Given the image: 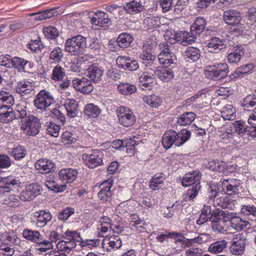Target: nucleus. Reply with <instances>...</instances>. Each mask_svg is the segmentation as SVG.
<instances>
[{
    "instance_id": "nucleus-1",
    "label": "nucleus",
    "mask_w": 256,
    "mask_h": 256,
    "mask_svg": "<svg viewBox=\"0 0 256 256\" xmlns=\"http://www.w3.org/2000/svg\"><path fill=\"white\" fill-rule=\"evenodd\" d=\"M201 174L199 171H194L186 174L182 180V185L184 186H188L196 183L185 194H183V200L185 202L193 200L198 196L201 188L200 178Z\"/></svg>"
},
{
    "instance_id": "nucleus-2",
    "label": "nucleus",
    "mask_w": 256,
    "mask_h": 256,
    "mask_svg": "<svg viewBox=\"0 0 256 256\" xmlns=\"http://www.w3.org/2000/svg\"><path fill=\"white\" fill-rule=\"evenodd\" d=\"M191 136L190 130L182 129L180 133L174 130L166 132L162 138V144L164 148H170L173 144L180 146L184 144Z\"/></svg>"
},
{
    "instance_id": "nucleus-3",
    "label": "nucleus",
    "mask_w": 256,
    "mask_h": 256,
    "mask_svg": "<svg viewBox=\"0 0 256 256\" xmlns=\"http://www.w3.org/2000/svg\"><path fill=\"white\" fill-rule=\"evenodd\" d=\"M86 48V38L81 35L68 38L64 44L65 50L74 56L82 54Z\"/></svg>"
},
{
    "instance_id": "nucleus-4",
    "label": "nucleus",
    "mask_w": 256,
    "mask_h": 256,
    "mask_svg": "<svg viewBox=\"0 0 256 256\" xmlns=\"http://www.w3.org/2000/svg\"><path fill=\"white\" fill-rule=\"evenodd\" d=\"M54 103L52 94L45 90H40L34 100V104L38 110L46 111L48 107Z\"/></svg>"
},
{
    "instance_id": "nucleus-5",
    "label": "nucleus",
    "mask_w": 256,
    "mask_h": 256,
    "mask_svg": "<svg viewBox=\"0 0 256 256\" xmlns=\"http://www.w3.org/2000/svg\"><path fill=\"white\" fill-rule=\"evenodd\" d=\"M41 124L39 120L32 115H28L24 120L21 128L28 136H36L40 132Z\"/></svg>"
},
{
    "instance_id": "nucleus-6",
    "label": "nucleus",
    "mask_w": 256,
    "mask_h": 256,
    "mask_svg": "<svg viewBox=\"0 0 256 256\" xmlns=\"http://www.w3.org/2000/svg\"><path fill=\"white\" fill-rule=\"evenodd\" d=\"M118 122L125 127H130L136 122V118L131 110L126 106H120L116 110Z\"/></svg>"
},
{
    "instance_id": "nucleus-7",
    "label": "nucleus",
    "mask_w": 256,
    "mask_h": 256,
    "mask_svg": "<svg viewBox=\"0 0 256 256\" xmlns=\"http://www.w3.org/2000/svg\"><path fill=\"white\" fill-rule=\"evenodd\" d=\"M210 70L206 72V76L214 80H220L227 76L229 69L226 63H218L209 66Z\"/></svg>"
},
{
    "instance_id": "nucleus-8",
    "label": "nucleus",
    "mask_w": 256,
    "mask_h": 256,
    "mask_svg": "<svg viewBox=\"0 0 256 256\" xmlns=\"http://www.w3.org/2000/svg\"><path fill=\"white\" fill-rule=\"evenodd\" d=\"M82 158L90 168H94L103 164L102 154L98 150H91L82 154Z\"/></svg>"
},
{
    "instance_id": "nucleus-9",
    "label": "nucleus",
    "mask_w": 256,
    "mask_h": 256,
    "mask_svg": "<svg viewBox=\"0 0 256 256\" xmlns=\"http://www.w3.org/2000/svg\"><path fill=\"white\" fill-rule=\"evenodd\" d=\"M42 187L36 183L27 186L20 193V199L24 202L30 201L42 192Z\"/></svg>"
},
{
    "instance_id": "nucleus-10",
    "label": "nucleus",
    "mask_w": 256,
    "mask_h": 256,
    "mask_svg": "<svg viewBox=\"0 0 256 256\" xmlns=\"http://www.w3.org/2000/svg\"><path fill=\"white\" fill-rule=\"evenodd\" d=\"M246 240L242 234H236L232 238L230 247V252L236 256H242L244 252Z\"/></svg>"
},
{
    "instance_id": "nucleus-11",
    "label": "nucleus",
    "mask_w": 256,
    "mask_h": 256,
    "mask_svg": "<svg viewBox=\"0 0 256 256\" xmlns=\"http://www.w3.org/2000/svg\"><path fill=\"white\" fill-rule=\"evenodd\" d=\"M223 192L229 196L238 194L240 193V180L230 178L225 179L222 182Z\"/></svg>"
},
{
    "instance_id": "nucleus-12",
    "label": "nucleus",
    "mask_w": 256,
    "mask_h": 256,
    "mask_svg": "<svg viewBox=\"0 0 256 256\" xmlns=\"http://www.w3.org/2000/svg\"><path fill=\"white\" fill-rule=\"evenodd\" d=\"M72 86L76 90L84 94H89L94 90L91 81L85 78H74L72 80Z\"/></svg>"
},
{
    "instance_id": "nucleus-13",
    "label": "nucleus",
    "mask_w": 256,
    "mask_h": 256,
    "mask_svg": "<svg viewBox=\"0 0 256 256\" xmlns=\"http://www.w3.org/2000/svg\"><path fill=\"white\" fill-rule=\"evenodd\" d=\"M118 66L124 70L134 71L139 68L138 62L127 56H119L116 60Z\"/></svg>"
},
{
    "instance_id": "nucleus-14",
    "label": "nucleus",
    "mask_w": 256,
    "mask_h": 256,
    "mask_svg": "<svg viewBox=\"0 0 256 256\" xmlns=\"http://www.w3.org/2000/svg\"><path fill=\"white\" fill-rule=\"evenodd\" d=\"M173 68L170 66H163L156 70L155 67L152 66V68H150V71L153 72L154 76H156L161 80L164 82H168L172 80L174 76Z\"/></svg>"
},
{
    "instance_id": "nucleus-15",
    "label": "nucleus",
    "mask_w": 256,
    "mask_h": 256,
    "mask_svg": "<svg viewBox=\"0 0 256 256\" xmlns=\"http://www.w3.org/2000/svg\"><path fill=\"white\" fill-rule=\"evenodd\" d=\"M152 43L145 42L143 45L142 52L139 56V58L142 61V62L146 66L148 65L151 66V68L154 66H152V62L156 58L155 56L152 54Z\"/></svg>"
},
{
    "instance_id": "nucleus-16",
    "label": "nucleus",
    "mask_w": 256,
    "mask_h": 256,
    "mask_svg": "<svg viewBox=\"0 0 256 256\" xmlns=\"http://www.w3.org/2000/svg\"><path fill=\"white\" fill-rule=\"evenodd\" d=\"M208 167L211 170L222 172L225 174H227L229 172H231L235 169V168H233L232 165L228 166L224 162L218 160L209 162Z\"/></svg>"
},
{
    "instance_id": "nucleus-17",
    "label": "nucleus",
    "mask_w": 256,
    "mask_h": 256,
    "mask_svg": "<svg viewBox=\"0 0 256 256\" xmlns=\"http://www.w3.org/2000/svg\"><path fill=\"white\" fill-rule=\"evenodd\" d=\"M52 216L49 212L39 210L34 214L32 220L38 228H43L51 220Z\"/></svg>"
},
{
    "instance_id": "nucleus-18",
    "label": "nucleus",
    "mask_w": 256,
    "mask_h": 256,
    "mask_svg": "<svg viewBox=\"0 0 256 256\" xmlns=\"http://www.w3.org/2000/svg\"><path fill=\"white\" fill-rule=\"evenodd\" d=\"M112 184L113 180L110 179H108L101 184L100 186V190L98 194L100 200L104 201H109L111 200L112 192L110 189Z\"/></svg>"
},
{
    "instance_id": "nucleus-19",
    "label": "nucleus",
    "mask_w": 256,
    "mask_h": 256,
    "mask_svg": "<svg viewBox=\"0 0 256 256\" xmlns=\"http://www.w3.org/2000/svg\"><path fill=\"white\" fill-rule=\"evenodd\" d=\"M104 70L97 64H92L86 69V76L90 78V81L96 83L102 79Z\"/></svg>"
},
{
    "instance_id": "nucleus-20",
    "label": "nucleus",
    "mask_w": 256,
    "mask_h": 256,
    "mask_svg": "<svg viewBox=\"0 0 256 256\" xmlns=\"http://www.w3.org/2000/svg\"><path fill=\"white\" fill-rule=\"evenodd\" d=\"M223 19L228 25L238 26L242 20L241 14L234 10H227L224 12Z\"/></svg>"
},
{
    "instance_id": "nucleus-21",
    "label": "nucleus",
    "mask_w": 256,
    "mask_h": 256,
    "mask_svg": "<svg viewBox=\"0 0 256 256\" xmlns=\"http://www.w3.org/2000/svg\"><path fill=\"white\" fill-rule=\"evenodd\" d=\"M19 180L12 176H0V188L4 189V192H10L19 186Z\"/></svg>"
},
{
    "instance_id": "nucleus-22",
    "label": "nucleus",
    "mask_w": 256,
    "mask_h": 256,
    "mask_svg": "<svg viewBox=\"0 0 256 256\" xmlns=\"http://www.w3.org/2000/svg\"><path fill=\"white\" fill-rule=\"evenodd\" d=\"M207 46L210 52L218 53L224 50L226 47V44L224 40L220 39L218 37H213L208 40Z\"/></svg>"
},
{
    "instance_id": "nucleus-23",
    "label": "nucleus",
    "mask_w": 256,
    "mask_h": 256,
    "mask_svg": "<svg viewBox=\"0 0 256 256\" xmlns=\"http://www.w3.org/2000/svg\"><path fill=\"white\" fill-rule=\"evenodd\" d=\"M110 22L108 14L102 11H98L95 13V16L90 20V22L93 25L101 27L108 26Z\"/></svg>"
},
{
    "instance_id": "nucleus-24",
    "label": "nucleus",
    "mask_w": 256,
    "mask_h": 256,
    "mask_svg": "<svg viewBox=\"0 0 256 256\" xmlns=\"http://www.w3.org/2000/svg\"><path fill=\"white\" fill-rule=\"evenodd\" d=\"M158 60L160 64L164 66L176 68V58L172 52L160 53L158 56Z\"/></svg>"
},
{
    "instance_id": "nucleus-25",
    "label": "nucleus",
    "mask_w": 256,
    "mask_h": 256,
    "mask_svg": "<svg viewBox=\"0 0 256 256\" xmlns=\"http://www.w3.org/2000/svg\"><path fill=\"white\" fill-rule=\"evenodd\" d=\"M122 244L120 238L118 236H111L104 238L102 242V248L106 250L110 248H119Z\"/></svg>"
},
{
    "instance_id": "nucleus-26",
    "label": "nucleus",
    "mask_w": 256,
    "mask_h": 256,
    "mask_svg": "<svg viewBox=\"0 0 256 256\" xmlns=\"http://www.w3.org/2000/svg\"><path fill=\"white\" fill-rule=\"evenodd\" d=\"M12 66L20 72H29L32 70L33 64L22 58L16 56L12 58Z\"/></svg>"
},
{
    "instance_id": "nucleus-27",
    "label": "nucleus",
    "mask_w": 256,
    "mask_h": 256,
    "mask_svg": "<svg viewBox=\"0 0 256 256\" xmlns=\"http://www.w3.org/2000/svg\"><path fill=\"white\" fill-rule=\"evenodd\" d=\"M36 168L42 174H47L54 170L55 164L50 160L42 158L35 164Z\"/></svg>"
},
{
    "instance_id": "nucleus-28",
    "label": "nucleus",
    "mask_w": 256,
    "mask_h": 256,
    "mask_svg": "<svg viewBox=\"0 0 256 256\" xmlns=\"http://www.w3.org/2000/svg\"><path fill=\"white\" fill-rule=\"evenodd\" d=\"M144 6L140 0H134L128 2H126L123 6V9L127 14H134L142 11Z\"/></svg>"
},
{
    "instance_id": "nucleus-29",
    "label": "nucleus",
    "mask_w": 256,
    "mask_h": 256,
    "mask_svg": "<svg viewBox=\"0 0 256 256\" xmlns=\"http://www.w3.org/2000/svg\"><path fill=\"white\" fill-rule=\"evenodd\" d=\"M15 90L21 96H24L31 94L34 90V87L31 82L22 80L17 82Z\"/></svg>"
},
{
    "instance_id": "nucleus-30",
    "label": "nucleus",
    "mask_w": 256,
    "mask_h": 256,
    "mask_svg": "<svg viewBox=\"0 0 256 256\" xmlns=\"http://www.w3.org/2000/svg\"><path fill=\"white\" fill-rule=\"evenodd\" d=\"M78 171L76 169L64 168L58 172L60 178L64 182L71 183L73 182L77 177Z\"/></svg>"
},
{
    "instance_id": "nucleus-31",
    "label": "nucleus",
    "mask_w": 256,
    "mask_h": 256,
    "mask_svg": "<svg viewBox=\"0 0 256 256\" xmlns=\"http://www.w3.org/2000/svg\"><path fill=\"white\" fill-rule=\"evenodd\" d=\"M15 112L11 106H0V121L2 123H8L15 118Z\"/></svg>"
},
{
    "instance_id": "nucleus-32",
    "label": "nucleus",
    "mask_w": 256,
    "mask_h": 256,
    "mask_svg": "<svg viewBox=\"0 0 256 256\" xmlns=\"http://www.w3.org/2000/svg\"><path fill=\"white\" fill-rule=\"evenodd\" d=\"M64 106L67 112L68 116L70 118H75L80 114L78 104L74 99L66 100Z\"/></svg>"
},
{
    "instance_id": "nucleus-33",
    "label": "nucleus",
    "mask_w": 256,
    "mask_h": 256,
    "mask_svg": "<svg viewBox=\"0 0 256 256\" xmlns=\"http://www.w3.org/2000/svg\"><path fill=\"white\" fill-rule=\"evenodd\" d=\"M153 72H146L140 76L139 78V86L143 90H146V88L150 89L152 80L154 77Z\"/></svg>"
},
{
    "instance_id": "nucleus-34",
    "label": "nucleus",
    "mask_w": 256,
    "mask_h": 256,
    "mask_svg": "<svg viewBox=\"0 0 256 256\" xmlns=\"http://www.w3.org/2000/svg\"><path fill=\"white\" fill-rule=\"evenodd\" d=\"M182 54L185 60L188 62H195L198 60L200 56V50L194 46L187 48Z\"/></svg>"
},
{
    "instance_id": "nucleus-35",
    "label": "nucleus",
    "mask_w": 256,
    "mask_h": 256,
    "mask_svg": "<svg viewBox=\"0 0 256 256\" xmlns=\"http://www.w3.org/2000/svg\"><path fill=\"white\" fill-rule=\"evenodd\" d=\"M206 24V20L202 17H198L194 24L190 26L192 35L197 36L204 30Z\"/></svg>"
},
{
    "instance_id": "nucleus-36",
    "label": "nucleus",
    "mask_w": 256,
    "mask_h": 256,
    "mask_svg": "<svg viewBox=\"0 0 256 256\" xmlns=\"http://www.w3.org/2000/svg\"><path fill=\"white\" fill-rule=\"evenodd\" d=\"M238 137V134L234 132H232L230 130L226 131L221 134L220 136V142L226 144L235 145L238 142L237 140Z\"/></svg>"
},
{
    "instance_id": "nucleus-37",
    "label": "nucleus",
    "mask_w": 256,
    "mask_h": 256,
    "mask_svg": "<svg viewBox=\"0 0 256 256\" xmlns=\"http://www.w3.org/2000/svg\"><path fill=\"white\" fill-rule=\"evenodd\" d=\"M134 38L130 34L123 32L118 36L116 42L120 48H125L130 46Z\"/></svg>"
},
{
    "instance_id": "nucleus-38",
    "label": "nucleus",
    "mask_w": 256,
    "mask_h": 256,
    "mask_svg": "<svg viewBox=\"0 0 256 256\" xmlns=\"http://www.w3.org/2000/svg\"><path fill=\"white\" fill-rule=\"evenodd\" d=\"M24 237L28 240L37 244L42 240V234L38 231L24 229L22 232Z\"/></svg>"
},
{
    "instance_id": "nucleus-39",
    "label": "nucleus",
    "mask_w": 256,
    "mask_h": 256,
    "mask_svg": "<svg viewBox=\"0 0 256 256\" xmlns=\"http://www.w3.org/2000/svg\"><path fill=\"white\" fill-rule=\"evenodd\" d=\"M66 76L65 69L59 64H57L52 70L50 78L54 81L60 82L62 81Z\"/></svg>"
},
{
    "instance_id": "nucleus-40",
    "label": "nucleus",
    "mask_w": 256,
    "mask_h": 256,
    "mask_svg": "<svg viewBox=\"0 0 256 256\" xmlns=\"http://www.w3.org/2000/svg\"><path fill=\"white\" fill-rule=\"evenodd\" d=\"M196 115L193 112H186L178 118L177 123L185 126L190 124L196 118Z\"/></svg>"
},
{
    "instance_id": "nucleus-41",
    "label": "nucleus",
    "mask_w": 256,
    "mask_h": 256,
    "mask_svg": "<svg viewBox=\"0 0 256 256\" xmlns=\"http://www.w3.org/2000/svg\"><path fill=\"white\" fill-rule=\"evenodd\" d=\"M226 214V212L218 208H214L210 216V221L212 223L226 222L224 218Z\"/></svg>"
},
{
    "instance_id": "nucleus-42",
    "label": "nucleus",
    "mask_w": 256,
    "mask_h": 256,
    "mask_svg": "<svg viewBox=\"0 0 256 256\" xmlns=\"http://www.w3.org/2000/svg\"><path fill=\"white\" fill-rule=\"evenodd\" d=\"M230 128L232 132L242 136L248 130V128L246 126L245 123L240 120L234 122L230 126Z\"/></svg>"
},
{
    "instance_id": "nucleus-43",
    "label": "nucleus",
    "mask_w": 256,
    "mask_h": 256,
    "mask_svg": "<svg viewBox=\"0 0 256 256\" xmlns=\"http://www.w3.org/2000/svg\"><path fill=\"white\" fill-rule=\"evenodd\" d=\"M46 186L50 190L56 192H60L64 191L66 188V184H58L54 180H48L45 182Z\"/></svg>"
},
{
    "instance_id": "nucleus-44",
    "label": "nucleus",
    "mask_w": 256,
    "mask_h": 256,
    "mask_svg": "<svg viewBox=\"0 0 256 256\" xmlns=\"http://www.w3.org/2000/svg\"><path fill=\"white\" fill-rule=\"evenodd\" d=\"M118 92L122 94L128 96L136 91V86L128 83H120L118 86Z\"/></svg>"
},
{
    "instance_id": "nucleus-45",
    "label": "nucleus",
    "mask_w": 256,
    "mask_h": 256,
    "mask_svg": "<svg viewBox=\"0 0 256 256\" xmlns=\"http://www.w3.org/2000/svg\"><path fill=\"white\" fill-rule=\"evenodd\" d=\"M243 49V48L240 46L234 52L228 54L227 56L228 62L230 64H236L241 59L242 56L244 54L242 51Z\"/></svg>"
},
{
    "instance_id": "nucleus-46",
    "label": "nucleus",
    "mask_w": 256,
    "mask_h": 256,
    "mask_svg": "<svg viewBox=\"0 0 256 256\" xmlns=\"http://www.w3.org/2000/svg\"><path fill=\"white\" fill-rule=\"evenodd\" d=\"M99 107L94 104H88L85 106L84 114L89 118H96L100 114Z\"/></svg>"
},
{
    "instance_id": "nucleus-47",
    "label": "nucleus",
    "mask_w": 256,
    "mask_h": 256,
    "mask_svg": "<svg viewBox=\"0 0 256 256\" xmlns=\"http://www.w3.org/2000/svg\"><path fill=\"white\" fill-rule=\"evenodd\" d=\"M227 244L228 242L225 240L217 241L210 246L208 251L212 254L220 252L226 248Z\"/></svg>"
},
{
    "instance_id": "nucleus-48",
    "label": "nucleus",
    "mask_w": 256,
    "mask_h": 256,
    "mask_svg": "<svg viewBox=\"0 0 256 256\" xmlns=\"http://www.w3.org/2000/svg\"><path fill=\"white\" fill-rule=\"evenodd\" d=\"M1 241L2 244H17L20 240L17 236L13 233L10 234V232H6L2 235Z\"/></svg>"
},
{
    "instance_id": "nucleus-49",
    "label": "nucleus",
    "mask_w": 256,
    "mask_h": 256,
    "mask_svg": "<svg viewBox=\"0 0 256 256\" xmlns=\"http://www.w3.org/2000/svg\"><path fill=\"white\" fill-rule=\"evenodd\" d=\"M232 228L238 231L243 230L249 224L246 220H242L241 218L235 216L232 218L230 220Z\"/></svg>"
},
{
    "instance_id": "nucleus-50",
    "label": "nucleus",
    "mask_w": 256,
    "mask_h": 256,
    "mask_svg": "<svg viewBox=\"0 0 256 256\" xmlns=\"http://www.w3.org/2000/svg\"><path fill=\"white\" fill-rule=\"evenodd\" d=\"M162 173L155 174L151 180L150 181V187L154 190H159L160 185L163 183L164 178Z\"/></svg>"
},
{
    "instance_id": "nucleus-51",
    "label": "nucleus",
    "mask_w": 256,
    "mask_h": 256,
    "mask_svg": "<svg viewBox=\"0 0 256 256\" xmlns=\"http://www.w3.org/2000/svg\"><path fill=\"white\" fill-rule=\"evenodd\" d=\"M254 68V66L252 64H248L244 66H242L238 67L236 70L230 76L236 78L240 75L246 74L250 72Z\"/></svg>"
},
{
    "instance_id": "nucleus-52",
    "label": "nucleus",
    "mask_w": 256,
    "mask_h": 256,
    "mask_svg": "<svg viewBox=\"0 0 256 256\" xmlns=\"http://www.w3.org/2000/svg\"><path fill=\"white\" fill-rule=\"evenodd\" d=\"M43 32L44 36L50 40H55L59 36L58 29L52 26L45 27L43 28Z\"/></svg>"
},
{
    "instance_id": "nucleus-53",
    "label": "nucleus",
    "mask_w": 256,
    "mask_h": 256,
    "mask_svg": "<svg viewBox=\"0 0 256 256\" xmlns=\"http://www.w3.org/2000/svg\"><path fill=\"white\" fill-rule=\"evenodd\" d=\"M0 100L5 103L2 105L5 106H12L14 103V99L12 95L10 92L4 91L0 92Z\"/></svg>"
},
{
    "instance_id": "nucleus-54",
    "label": "nucleus",
    "mask_w": 256,
    "mask_h": 256,
    "mask_svg": "<svg viewBox=\"0 0 256 256\" xmlns=\"http://www.w3.org/2000/svg\"><path fill=\"white\" fill-rule=\"evenodd\" d=\"M11 154L16 160H19L25 157L27 152L24 147L18 146L12 149Z\"/></svg>"
},
{
    "instance_id": "nucleus-55",
    "label": "nucleus",
    "mask_w": 256,
    "mask_h": 256,
    "mask_svg": "<svg viewBox=\"0 0 256 256\" xmlns=\"http://www.w3.org/2000/svg\"><path fill=\"white\" fill-rule=\"evenodd\" d=\"M248 123L250 125L248 130V134H250L252 137H256V112L250 116Z\"/></svg>"
},
{
    "instance_id": "nucleus-56",
    "label": "nucleus",
    "mask_w": 256,
    "mask_h": 256,
    "mask_svg": "<svg viewBox=\"0 0 256 256\" xmlns=\"http://www.w3.org/2000/svg\"><path fill=\"white\" fill-rule=\"evenodd\" d=\"M182 234L181 233L176 232H166L164 234H161L156 237L158 242L161 243L163 242L168 238H173L174 237H182Z\"/></svg>"
},
{
    "instance_id": "nucleus-57",
    "label": "nucleus",
    "mask_w": 256,
    "mask_h": 256,
    "mask_svg": "<svg viewBox=\"0 0 256 256\" xmlns=\"http://www.w3.org/2000/svg\"><path fill=\"white\" fill-rule=\"evenodd\" d=\"M63 238L68 240H76V242H80L82 238L79 233L76 231L66 230L62 236Z\"/></svg>"
},
{
    "instance_id": "nucleus-58",
    "label": "nucleus",
    "mask_w": 256,
    "mask_h": 256,
    "mask_svg": "<svg viewBox=\"0 0 256 256\" xmlns=\"http://www.w3.org/2000/svg\"><path fill=\"white\" fill-rule=\"evenodd\" d=\"M63 56L62 50L59 47H56L50 52V58L54 60L55 62H58L61 60Z\"/></svg>"
},
{
    "instance_id": "nucleus-59",
    "label": "nucleus",
    "mask_w": 256,
    "mask_h": 256,
    "mask_svg": "<svg viewBox=\"0 0 256 256\" xmlns=\"http://www.w3.org/2000/svg\"><path fill=\"white\" fill-rule=\"evenodd\" d=\"M242 104L248 108H254L256 106V96L254 94L247 96Z\"/></svg>"
},
{
    "instance_id": "nucleus-60",
    "label": "nucleus",
    "mask_w": 256,
    "mask_h": 256,
    "mask_svg": "<svg viewBox=\"0 0 256 256\" xmlns=\"http://www.w3.org/2000/svg\"><path fill=\"white\" fill-rule=\"evenodd\" d=\"M145 24L149 28L156 27L160 24V18L158 16H149L144 20Z\"/></svg>"
},
{
    "instance_id": "nucleus-61",
    "label": "nucleus",
    "mask_w": 256,
    "mask_h": 256,
    "mask_svg": "<svg viewBox=\"0 0 256 256\" xmlns=\"http://www.w3.org/2000/svg\"><path fill=\"white\" fill-rule=\"evenodd\" d=\"M14 252L13 248L2 243L0 246V256H12Z\"/></svg>"
},
{
    "instance_id": "nucleus-62",
    "label": "nucleus",
    "mask_w": 256,
    "mask_h": 256,
    "mask_svg": "<svg viewBox=\"0 0 256 256\" xmlns=\"http://www.w3.org/2000/svg\"><path fill=\"white\" fill-rule=\"evenodd\" d=\"M102 44L97 37L91 38L90 42L88 46L89 48L95 52H98L102 48Z\"/></svg>"
},
{
    "instance_id": "nucleus-63",
    "label": "nucleus",
    "mask_w": 256,
    "mask_h": 256,
    "mask_svg": "<svg viewBox=\"0 0 256 256\" xmlns=\"http://www.w3.org/2000/svg\"><path fill=\"white\" fill-rule=\"evenodd\" d=\"M12 160L8 156L0 154V170L2 169L7 168L12 164Z\"/></svg>"
},
{
    "instance_id": "nucleus-64",
    "label": "nucleus",
    "mask_w": 256,
    "mask_h": 256,
    "mask_svg": "<svg viewBox=\"0 0 256 256\" xmlns=\"http://www.w3.org/2000/svg\"><path fill=\"white\" fill-rule=\"evenodd\" d=\"M126 143V146L124 147L126 148V150L127 153L130 156H133L135 154L136 150L135 146H137L136 142L133 140L130 139L128 140L127 142Z\"/></svg>"
}]
</instances>
